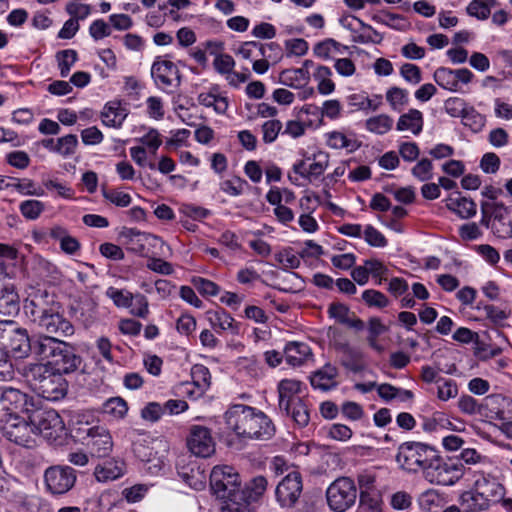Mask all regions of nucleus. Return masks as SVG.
Masks as SVG:
<instances>
[{"mask_svg": "<svg viewBox=\"0 0 512 512\" xmlns=\"http://www.w3.org/2000/svg\"><path fill=\"white\" fill-rule=\"evenodd\" d=\"M104 413L116 418L122 419L127 414V402L121 397H112L103 405Z\"/></svg>", "mask_w": 512, "mask_h": 512, "instance_id": "a18cd8bd", "label": "nucleus"}, {"mask_svg": "<svg viewBox=\"0 0 512 512\" xmlns=\"http://www.w3.org/2000/svg\"><path fill=\"white\" fill-rule=\"evenodd\" d=\"M423 128V115L417 109H410L407 113L400 116L397 122V130H409L418 135Z\"/></svg>", "mask_w": 512, "mask_h": 512, "instance_id": "72a5a7b5", "label": "nucleus"}, {"mask_svg": "<svg viewBox=\"0 0 512 512\" xmlns=\"http://www.w3.org/2000/svg\"><path fill=\"white\" fill-rule=\"evenodd\" d=\"M447 208L457 214L462 219H469L476 214V203L467 197L457 196L449 198L446 204Z\"/></svg>", "mask_w": 512, "mask_h": 512, "instance_id": "473e14b6", "label": "nucleus"}, {"mask_svg": "<svg viewBox=\"0 0 512 512\" xmlns=\"http://www.w3.org/2000/svg\"><path fill=\"white\" fill-rule=\"evenodd\" d=\"M78 146V138L74 134H68L56 140V153L68 157L75 153Z\"/></svg>", "mask_w": 512, "mask_h": 512, "instance_id": "864d4df0", "label": "nucleus"}, {"mask_svg": "<svg viewBox=\"0 0 512 512\" xmlns=\"http://www.w3.org/2000/svg\"><path fill=\"white\" fill-rule=\"evenodd\" d=\"M56 57L58 60L60 75L62 77H67L72 66L77 61V52L72 49L62 50L57 53Z\"/></svg>", "mask_w": 512, "mask_h": 512, "instance_id": "3c124183", "label": "nucleus"}, {"mask_svg": "<svg viewBox=\"0 0 512 512\" xmlns=\"http://www.w3.org/2000/svg\"><path fill=\"white\" fill-rule=\"evenodd\" d=\"M138 141L143 145V147H147L153 155L162 144L161 135L155 128H150Z\"/></svg>", "mask_w": 512, "mask_h": 512, "instance_id": "69168bd1", "label": "nucleus"}, {"mask_svg": "<svg viewBox=\"0 0 512 512\" xmlns=\"http://www.w3.org/2000/svg\"><path fill=\"white\" fill-rule=\"evenodd\" d=\"M6 187L13 188L23 195L43 196L44 190L31 179H12Z\"/></svg>", "mask_w": 512, "mask_h": 512, "instance_id": "37998d69", "label": "nucleus"}, {"mask_svg": "<svg viewBox=\"0 0 512 512\" xmlns=\"http://www.w3.org/2000/svg\"><path fill=\"white\" fill-rule=\"evenodd\" d=\"M474 491L490 503H494L502 497L503 486L495 478L481 474L475 481Z\"/></svg>", "mask_w": 512, "mask_h": 512, "instance_id": "a878e982", "label": "nucleus"}, {"mask_svg": "<svg viewBox=\"0 0 512 512\" xmlns=\"http://www.w3.org/2000/svg\"><path fill=\"white\" fill-rule=\"evenodd\" d=\"M63 375L42 363H28L22 368V376L30 388L49 401H58L67 394L68 382Z\"/></svg>", "mask_w": 512, "mask_h": 512, "instance_id": "7ed1b4c3", "label": "nucleus"}, {"mask_svg": "<svg viewBox=\"0 0 512 512\" xmlns=\"http://www.w3.org/2000/svg\"><path fill=\"white\" fill-rule=\"evenodd\" d=\"M342 48H345L334 39H326L314 47V53L316 56L328 59L333 57L334 54H342Z\"/></svg>", "mask_w": 512, "mask_h": 512, "instance_id": "49530a36", "label": "nucleus"}, {"mask_svg": "<svg viewBox=\"0 0 512 512\" xmlns=\"http://www.w3.org/2000/svg\"><path fill=\"white\" fill-rule=\"evenodd\" d=\"M327 146L332 149H347L350 152L357 150L360 143L356 139L347 137L340 131H332L326 134Z\"/></svg>", "mask_w": 512, "mask_h": 512, "instance_id": "e433bc0d", "label": "nucleus"}, {"mask_svg": "<svg viewBox=\"0 0 512 512\" xmlns=\"http://www.w3.org/2000/svg\"><path fill=\"white\" fill-rule=\"evenodd\" d=\"M501 353V349L498 347H492L486 342L480 340L478 337L474 343V355L480 360L491 359Z\"/></svg>", "mask_w": 512, "mask_h": 512, "instance_id": "052dcab7", "label": "nucleus"}, {"mask_svg": "<svg viewBox=\"0 0 512 512\" xmlns=\"http://www.w3.org/2000/svg\"><path fill=\"white\" fill-rule=\"evenodd\" d=\"M178 474L185 483L195 490H202L206 485V474L196 462L182 466Z\"/></svg>", "mask_w": 512, "mask_h": 512, "instance_id": "cd10ccee", "label": "nucleus"}, {"mask_svg": "<svg viewBox=\"0 0 512 512\" xmlns=\"http://www.w3.org/2000/svg\"><path fill=\"white\" fill-rule=\"evenodd\" d=\"M436 451L433 447L421 442H404L398 448L396 461L400 467L409 472L417 473L429 465Z\"/></svg>", "mask_w": 512, "mask_h": 512, "instance_id": "39448f33", "label": "nucleus"}, {"mask_svg": "<svg viewBox=\"0 0 512 512\" xmlns=\"http://www.w3.org/2000/svg\"><path fill=\"white\" fill-rule=\"evenodd\" d=\"M58 306L55 295L40 288L32 289L24 301L25 314L34 324Z\"/></svg>", "mask_w": 512, "mask_h": 512, "instance_id": "ddd939ff", "label": "nucleus"}, {"mask_svg": "<svg viewBox=\"0 0 512 512\" xmlns=\"http://www.w3.org/2000/svg\"><path fill=\"white\" fill-rule=\"evenodd\" d=\"M151 76L162 88L179 86L181 83L178 67L169 60L157 59L151 67Z\"/></svg>", "mask_w": 512, "mask_h": 512, "instance_id": "aec40b11", "label": "nucleus"}, {"mask_svg": "<svg viewBox=\"0 0 512 512\" xmlns=\"http://www.w3.org/2000/svg\"><path fill=\"white\" fill-rule=\"evenodd\" d=\"M463 504L469 512H480L489 508L491 503L477 492H467L462 495Z\"/></svg>", "mask_w": 512, "mask_h": 512, "instance_id": "de8ad7c7", "label": "nucleus"}, {"mask_svg": "<svg viewBox=\"0 0 512 512\" xmlns=\"http://www.w3.org/2000/svg\"><path fill=\"white\" fill-rule=\"evenodd\" d=\"M127 115V110L119 101H111L107 103L101 114L103 124L114 128L121 127Z\"/></svg>", "mask_w": 512, "mask_h": 512, "instance_id": "c756f323", "label": "nucleus"}, {"mask_svg": "<svg viewBox=\"0 0 512 512\" xmlns=\"http://www.w3.org/2000/svg\"><path fill=\"white\" fill-rule=\"evenodd\" d=\"M303 491L302 476L297 471L287 474L277 485L276 500L281 507L292 508L299 500Z\"/></svg>", "mask_w": 512, "mask_h": 512, "instance_id": "4468645a", "label": "nucleus"}, {"mask_svg": "<svg viewBox=\"0 0 512 512\" xmlns=\"http://www.w3.org/2000/svg\"><path fill=\"white\" fill-rule=\"evenodd\" d=\"M266 47H271V45H263L257 42H245L241 45L238 50V54L246 60L256 59L259 56H265Z\"/></svg>", "mask_w": 512, "mask_h": 512, "instance_id": "5fc2aeb1", "label": "nucleus"}, {"mask_svg": "<svg viewBox=\"0 0 512 512\" xmlns=\"http://www.w3.org/2000/svg\"><path fill=\"white\" fill-rule=\"evenodd\" d=\"M458 386L457 383L452 379H440L437 387V398L440 401H448L457 397Z\"/></svg>", "mask_w": 512, "mask_h": 512, "instance_id": "4d7b16f0", "label": "nucleus"}, {"mask_svg": "<svg viewBox=\"0 0 512 512\" xmlns=\"http://www.w3.org/2000/svg\"><path fill=\"white\" fill-rule=\"evenodd\" d=\"M372 20L396 30H406L409 26V23L402 15L389 12L375 14L372 16Z\"/></svg>", "mask_w": 512, "mask_h": 512, "instance_id": "a19ab883", "label": "nucleus"}, {"mask_svg": "<svg viewBox=\"0 0 512 512\" xmlns=\"http://www.w3.org/2000/svg\"><path fill=\"white\" fill-rule=\"evenodd\" d=\"M309 80L310 73L304 68L285 69L279 75L281 84L294 89L305 87L309 83Z\"/></svg>", "mask_w": 512, "mask_h": 512, "instance_id": "7c9ffc66", "label": "nucleus"}, {"mask_svg": "<svg viewBox=\"0 0 512 512\" xmlns=\"http://www.w3.org/2000/svg\"><path fill=\"white\" fill-rule=\"evenodd\" d=\"M497 5L496 0H473L467 6V13L480 20H485L491 13V8Z\"/></svg>", "mask_w": 512, "mask_h": 512, "instance_id": "79ce46f5", "label": "nucleus"}, {"mask_svg": "<svg viewBox=\"0 0 512 512\" xmlns=\"http://www.w3.org/2000/svg\"><path fill=\"white\" fill-rule=\"evenodd\" d=\"M44 209V203L39 200H26L23 201L19 206L21 214L28 220L37 219L44 211Z\"/></svg>", "mask_w": 512, "mask_h": 512, "instance_id": "6e6d98bb", "label": "nucleus"}, {"mask_svg": "<svg viewBox=\"0 0 512 512\" xmlns=\"http://www.w3.org/2000/svg\"><path fill=\"white\" fill-rule=\"evenodd\" d=\"M463 475V464L445 461L436 453L423 473L429 483L442 486L454 485Z\"/></svg>", "mask_w": 512, "mask_h": 512, "instance_id": "0eeeda50", "label": "nucleus"}, {"mask_svg": "<svg viewBox=\"0 0 512 512\" xmlns=\"http://www.w3.org/2000/svg\"><path fill=\"white\" fill-rule=\"evenodd\" d=\"M474 78V74L467 68L452 70L440 67L434 72L435 82L449 91H457L459 83L468 84Z\"/></svg>", "mask_w": 512, "mask_h": 512, "instance_id": "6ab92c4d", "label": "nucleus"}, {"mask_svg": "<svg viewBox=\"0 0 512 512\" xmlns=\"http://www.w3.org/2000/svg\"><path fill=\"white\" fill-rule=\"evenodd\" d=\"M392 125L393 119L386 114H380L366 120V128L370 132L380 135L387 133L392 128Z\"/></svg>", "mask_w": 512, "mask_h": 512, "instance_id": "c03bdc74", "label": "nucleus"}, {"mask_svg": "<svg viewBox=\"0 0 512 512\" xmlns=\"http://www.w3.org/2000/svg\"><path fill=\"white\" fill-rule=\"evenodd\" d=\"M225 422L238 436L245 438L266 440L275 432L272 421L262 411L243 404L230 406Z\"/></svg>", "mask_w": 512, "mask_h": 512, "instance_id": "f257e3e1", "label": "nucleus"}, {"mask_svg": "<svg viewBox=\"0 0 512 512\" xmlns=\"http://www.w3.org/2000/svg\"><path fill=\"white\" fill-rule=\"evenodd\" d=\"M77 480L76 471L65 465H54L44 472L46 489L53 495H63L70 491Z\"/></svg>", "mask_w": 512, "mask_h": 512, "instance_id": "f8f14e48", "label": "nucleus"}, {"mask_svg": "<svg viewBox=\"0 0 512 512\" xmlns=\"http://www.w3.org/2000/svg\"><path fill=\"white\" fill-rule=\"evenodd\" d=\"M286 362L294 367L301 366L311 356L310 347L303 342H289L284 349Z\"/></svg>", "mask_w": 512, "mask_h": 512, "instance_id": "c85d7f7f", "label": "nucleus"}, {"mask_svg": "<svg viewBox=\"0 0 512 512\" xmlns=\"http://www.w3.org/2000/svg\"><path fill=\"white\" fill-rule=\"evenodd\" d=\"M7 340L3 343L5 349H10L17 357L23 358L28 356L29 352L34 355L35 338H29L25 329L15 327L8 334Z\"/></svg>", "mask_w": 512, "mask_h": 512, "instance_id": "412c9836", "label": "nucleus"}, {"mask_svg": "<svg viewBox=\"0 0 512 512\" xmlns=\"http://www.w3.org/2000/svg\"><path fill=\"white\" fill-rule=\"evenodd\" d=\"M315 161L309 165V168L307 170L306 178L312 179V178H318L321 176L327 166H328V155L324 153H319L317 156H315Z\"/></svg>", "mask_w": 512, "mask_h": 512, "instance_id": "e2e57ef3", "label": "nucleus"}, {"mask_svg": "<svg viewBox=\"0 0 512 512\" xmlns=\"http://www.w3.org/2000/svg\"><path fill=\"white\" fill-rule=\"evenodd\" d=\"M328 506L335 512H344L355 504L357 488L349 477L334 480L326 491Z\"/></svg>", "mask_w": 512, "mask_h": 512, "instance_id": "1a4fd4ad", "label": "nucleus"}, {"mask_svg": "<svg viewBox=\"0 0 512 512\" xmlns=\"http://www.w3.org/2000/svg\"><path fill=\"white\" fill-rule=\"evenodd\" d=\"M481 224L489 228L501 239H507L509 227L512 225L511 210L502 202L483 201L481 203Z\"/></svg>", "mask_w": 512, "mask_h": 512, "instance_id": "423d86ee", "label": "nucleus"}, {"mask_svg": "<svg viewBox=\"0 0 512 512\" xmlns=\"http://www.w3.org/2000/svg\"><path fill=\"white\" fill-rule=\"evenodd\" d=\"M192 383H184L185 393L191 397L197 398L211 385V374L204 365L196 364L191 369Z\"/></svg>", "mask_w": 512, "mask_h": 512, "instance_id": "4be33fe9", "label": "nucleus"}, {"mask_svg": "<svg viewBox=\"0 0 512 512\" xmlns=\"http://www.w3.org/2000/svg\"><path fill=\"white\" fill-rule=\"evenodd\" d=\"M189 450L198 457L207 458L215 452V442L211 431L201 425H193L187 438Z\"/></svg>", "mask_w": 512, "mask_h": 512, "instance_id": "f3484780", "label": "nucleus"}, {"mask_svg": "<svg viewBox=\"0 0 512 512\" xmlns=\"http://www.w3.org/2000/svg\"><path fill=\"white\" fill-rule=\"evenodd\" d=\"M212 493L223 501L242 499L239 473L231 466H215L210 473Z\"/></svg>", "mask_w": 512, "mask_h": 512, "instance_id": "20e7f679", "label": "nucleus"}, {"mask_svg": "<svg viewBox=\"0 0 512 512\" xmlns=\"http://www.w3.org/2000/svg\"><path fill=\"white\" fill-rule=\"evenodd\" d=\"M268 486V481L264 476H256L254 477L249 484L247 485L248 490V501H257L259 500L266 492Z\"/></svg>", "mask_w": 512, "mask_h": 512, "instance_id": "603ef678", "label": "nucleus"}, {"mask_svg": "<svg viewBox=\"0 0 512 512\" xmlns=\"http://www.w3.org/2000/svg\"><path fill=\"white\" fill-rule=\"evenodd\" d=\"M328 313L331 318L337 322L354 328L358 331L364 329V322L351 312L348 306L339 302H333L329 305Z\"/></svg>", "mask_w": 512, "mask_h": 512, "instance_id": "393cba45", "label": "nucleus"}, {"mask_svg": "<svg viewBox=\"0 0 512 512\" xmlns=\"http://www.w3.org/2000/svg\"><path fill=\"white\" fill-rule=\"evenodd\" d=\"M0 407L7 414L29 413L34 407L32 398L20 389L0 386Z\"/></svg>", "mask_w": 512, "mask_h": 512, "instance_id": "2eb2a0df", "label": "nucleus"}, {"mask_svg": "<svg viewBox=\"0 0 512 512\" xmlns=\"http://www.w3.org/2000/svg\"><path fill=\"white\" fill-rule=\"evenodd\" d=\"M386 99L394 110H399L407 104V92L399 87H392L386 93Z\"/></svg>", "mask_w": 512, "mask_h": 512, "instance_id": "680f3d73", "label": "nucleus"}, {"mask_svg": "<svg viewBox=\"0 0 512 512\" xmlns=\"http://www.w3.org/2000/svg\"><path fill=\"white\" fill-rule=\"evenodd\" d=\"M332 71L329 67L320 65L316 68L313 77L317 81V90L322 95H329L335 90V83L331 79Z\"/></svg>", "mask_w": 512, "mask_h": 512, "instance_id": "4c0bfd02", "label": "nucleus"}, {"mask_svg": "<svg viewBox=\"0 0 512 512\" xmlns=\"http://www.w3.org/2000/svg\"><path fill=\"white\" fill-rule=\"evenodd\" d=\"M106 295L117 307L129 308L133 305L134 294L127 290L109 287Z\"/></svg>", "mask_w": 512, "mask_h": 512, "instance_id": "8fccbe9b", "label": "nucleus"}, {"mask_svg": "<svg viewBox=\"0 0 512 512\" xmlns=\"http://www.w3.org/2000/svg\"><path fill=\"white\" fill-rule=\"evenodd\" d=\"M359 488H360V501L362 504L367 503V501L373 502L371 504L372 507L378 506V500H373L370 498V491L374 488L376 477L374 474L370 472H362L357 477Z\"/></svg>", "mask_w": 512, "mask_h": 512, "instance_id": "58836bf2", "label": "nucleus"}, {"mask_svg": "<svg viewBox=\"0 0 512 512\" xmlns=\"http://www.w3.org/2000/svg\"><path fill=\"white\" fill-rule=\"evenodd\" d=\"M77 435L93 457H106L113 450V439L109 430L102 425L81 426Z\"/></svg>", "mask_w": 512, "mask_h": 512, "instance_id": "6e6552de", "label": "nucleus"}, {"mask_svg": "<svg viewBox=\"0 0 512 512\" xmlns=\"http://www.w3.org/2000/svg\"><path fill=\"white\" fill-rule=\"evenodd\" d=\"M290 416L299 427H305L310 420V412L303 400H296L288 411H283Z\"/></svg>", "mask_w": 512, "mask_h": 512, "instance_id": "ea45409f", "label": "nucleus"}, {"mask_svg": "<svg viewBox=\"0 0 512 512\" xmlns=\"http://www.w3.org/2000/svg\"><path fill=\"white\" fill-rule=\"evenodd\" d=\"M20 297L13 283H0V313L11 316L19 312Z\"/></svg>", "mask_w": 512, "mask_h": 512, "instance_id": "b1692460", "label": "nucleus"}, {"mask_svg": "<svg viewBox=\"0 0 512 512\" xmlns=\"http://www.w3.org/2000/svg\"><path fill=\"white\" fill-rule=\"evenodd\" d=\"M125 472V463L119 459L105 461L96 466L94 475L99 482H107L120 478Z\"/></svg>", "mask_w": 512, "mask_h": 512, "instance_id": "bb28decb", "label": "nucleus"}, {"mask_svg": "<svg viewBox=\"0 0 512 512\" xmlns=\"http://www.w3.org/2000/svg\"><path fill=\"white\" fill-rule=\"evenodd\" d=\"M338 371L336 367L327 364L322 369L316 371L311 376V385L314 388L326 391L336 386V376Z\"/></svg>", "mask_w": 512, "mask_h": 512, "instance_id": "2f4dec72", "label": "nucleus"}, {"mask_svg": "<svg viewBox=\"0 0 512 512\" xmlns=\"http://www.w3.org/2000/svg\"><path fill=\"white\" fill-rule=\"evenodd\" d=\"M302 382L297 379H283L278 383V398L280 411H288L296 401L302 400L298 394L301 391Z\"/></svg>", "mask_w": 512, "mask_h": 512, "instance_id": "5701e85b", "label": "nucleus"}, {"mask_svg": "<svg viewBox=\"0 0 512 512\" xmlns=\"http://www.w3.org/2000/svg\"><path fill=\"white\" fill-rule=\"evenodd\" d=\"M198 102L205 107H212L218 114L226 113L228 109V99L217 93V89L213 88L209 92H203L198 95Z\"/></svg>", "mask_w": 512, "mask_h": 512, "instance_id": "f704fd0d", "label": "nucleus"}, {"mask_svg": "<svg viewBox=\"0 0 512 512\" xmlns=\"http://www.w3.org/2000/svg\"><path fill=\"white\" fill-rule=\"evenodd\" d=\"M34 356L42 365L62 374L76 371L81 364L72 346L53 336H36Z\"/></svg>", "mask_w": 512, "mask_h": 512, "instance_id": "f03ea898", "label": "nucleus"}, {"mask_svg": "<svg viewBox=\"0 0 512 512\" xmlns=\"http://www.w3.org/2000/svg\"><path fill=\"white\" fill-rule=\"evenodd\" d=\"M0 431L11 442L23 447H31L34 444V428L30 421L22 419L16 414H6L0 420Z\"/></svg>", "mask_w": 512, "mask_h": 512, "instance_id": "9d476101", "label": "nucleus"}, {"mask_svg": "<svg viewBox=\"0 0 512 512\" xmlns=\"http://www.w3.org/2000/svg\"><path fill=\"white\" fill-rule=\"evenodd\" d=\"M282 130V123L280 120L272 119L263 123V141L265 143H272L276 140L280 131Z\"/></svg>", "mask_w": 512, "mask_h": 512, "instance_id": "338daca9", "label": "nucleus"}, {"mask_svg": "<svg viewBox=\"0 0 512 512\" xmlns=\"http://www.w3.org/2000/svg\"><path fill=\"white\" fill-rule=\"evenodd\" d=\"M28 419L34 428V435L40 434L45 439H56L63 430V421L54 409H31Z\"/></svg>", "mask_w": 512, "mask_h": 512, "instance_id": "9b49d317", "label": "nucleus"}, {"mask_svg": "<svg viewBox=\"0 0 512 512\" xmlns=\"http://www.w3.org/2000/svg\"><path fill=\"white\" fill-rule=\"evenodd\" d=\"M43 334L39 336L68 337L74 333V327L62 314L59 306L35 323Z\"/></svg>", "mask_w": 512, "mask_h": 512, "instance_id": "dca6fc26", "label": "nucleus"}, {"mask_svg": "<svg viewBox=\"0 0 512 512\" xmlns=\"http://www.w3.org/2000/svg\"><path fill=\"white\" fill-rule=\"evenodd\" d=\"M362 299L369 307L384 308L388 305V298L380 291L374 289L365 290Z\"/></svg>", "mask_w": 512, "mask_h": 512, "instance_id": "bf43d9fd", "label": "nucleus"}, {"mask_svg": "<svg viewBox=\"0 0 512 512\" xmlns=\"http://www.w3.org/2000/svg\"><path fill=\"white\" fill-rule=\"evenodd\" d=\"M433 164L427 159H421L411 170L412 175L420 181L430 180L433 176Z\"/></svg>", "mask_w": 512, "mask_h": 512, "instance_id": "774afa93", "label": "nucleus"}, {"mask_svg": "<svg viewBox=\"0 0 512 512\" xmlns=\"http://www.w3.org/2000/svg\"><path fill=\"white\" fill-rule=\"evenodd\" d=\"M462 122L473 132H479L485 125V117L478 113L473 107H469L463 114Z\"/></svg>", "mask_w": 512, "mask_h": 512, "instance_id": "13d9d810", "label": "nucleus"}, {"mask_svg": "<svg viewBox=\"0 0 512 512\" xmlns=\"http://www.w3.org/2000/svg\"><path fill=\"white\" fill-rule=\"evenodd\" d=\"M208 320L214 328H219L223 331L230 330L236 333L238 326L234 318L222 308L210 310L207 312Z\"/></svg>", "mask_w": 512, "mask_h": 512, "instance_id": "c9c22d12", "label": "nucleus"}, {"mask_svg": "<svg viewBox=\"0 0 512 512\" xmlns=\"http://www.w3.org/2000/svg\"><path fill=\"white\" fill-rule=\"evenodd\" d=\"M66 12L70 17L79 20H84L91 13V6L85 3H79L76 1H69L65 7Z\"/></svg>", "mask_w": 512, "mask_h": 512, "instance_id": "0e129e2a", "label": "nucleus"}, {"mask_svg": "<svg viewBox=\"0 0 512 512\" xmlns=\"http://www.w3.org/2000/svg\"><path fill=\"white\" fill-rule=\"evenodd\" d=\"M120 238L129 251L141 255L146 254V245L157 246L164 244L161 238L133 228H124L120 232Z\"/></svg>", "mask_w": 512, "mask_h": 512, "instance_id": "a211bd4d", "label": "nucleus"}, {"mask_svg": "<svg viewBox=\"0 0 512 512\" xmlns=\"http://www.w3.org/2000/svg\"><path fill=\"white\" fill-rule=\"evenodd\" d=\"M246 187H248L247 181L239 176H233L220 183L222 192L235 197L241 195Z\"/></svg>", "mask_w": 512, "mask_h": 512, "instance_id": "09e8293b", "label": "nucleus"}]
</instances>
